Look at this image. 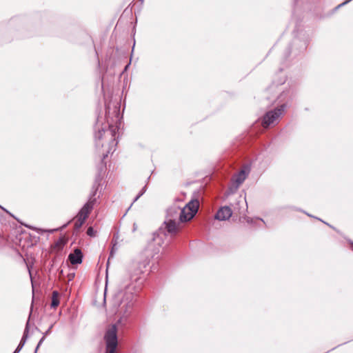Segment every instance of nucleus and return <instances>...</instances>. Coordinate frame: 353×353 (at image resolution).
Returning a JSON list of instances; mask_svg holds the SVG:
<instances>
[{
	"label": "nucleus",
	"mask_w": 353,
	"mask_h": 353,
	"mask_svg": "<svg viewBox=\"0 0 353 353\" xmlns=\"http://www.w3.org/2000/svg\"><path fill=\"white\" fill-rule=\"evenodd\" d=\"M106 121L107 125L99 128L98 131L94 134L95 147L99 154L102 157V164L103 160L110 153L115 150L117 145L116 141V131L119 128L120 123V110L119 106L115 105L112 110L108 105L106 107Z\"/></svg>",
	"instance_id": "f03ea898"
},
{
	"label": "nucleus",
	"mask_w": 353,
	"mask_h": 353,
	"mask_svg": "<svg viewBox=\"0 0 353 353\" xmlns=\"http://www.w3.org/2000/svg\"><path fill=\"white\" fill-rule=\"evenodd\" d=\"M199 206L198 199L190 200L183 208L173 205L167 210L163 224V231L171 236H174L179 230L180 223L191 220L196 214Z\"/></svg>",
	"instance_id": "7ed1b4c3"
},
{
	"label": "nucleus",
	"mask_w": 353,
	"mask_h": 353,
	"mask_svg": "<svg viewBox=\"0 0 353 353\" xmlns=\"http://www.w3.org/2000/svg\"><path fill=\"white\" fill-rule=\"evenodd\" d=\"M59 304V293L57 291H54L52 292V302H51V307H56Z\"/></svg>",
	"instance_id": "f8f14e48"
},
{
	"label": "nucleus",
	"mask_w": 353,
	"mask_h": 353,
	"mask_svg": "<svg viewBox=\"0 0 353 353\" xmlns=\"http://www.w3.org/2000/svg\"><path fill=\"white\" fill-rule=\"evenodd\" d=\"M232 214V210L228 206L221 207L216 214H215V219L220 221H225L229 219Z\"/></svg>",
	"instance_id": "6e6552de"
},
{
	"label": "nucleus",
	"mask_w": 353,
	"mask_h": 353,
	"mask_svg": "<svg viewBox=\"0 0 353 353\" xmlns=\"http://www.w3.org/2000/svg\"><path fill=\"white\" fill-rule=\"evenodd\" d=\"M83 254L80 249L76 248L74 252L68 256V260L72 265H77L82 263Z\"/></svg>",
	"instance_id": "1a4fd4ad"
},
{
	"label": "nucleus",
	"mask_w": 353,
	"mask_h": 353,
	"mask_svg": "<svg viewBox=\"0 0 353 353\" xmlns=\"http://www.w3.org/2000/svg\"><path fill=\"white\" fill-rule=\"evenodd\" d=\"M19 352L15 350L13 353H19Z\"/></svg>",
	"instance_id": "5701e85b"
},
{
	"label": "nucleus",
	"mask_w": 353,
	"mask_h": 353,
	"mask_svg": "<svg viewBox=\"0 0 353 353\" xmlns=\"http://www.w3.org/2000/svg\"><path fill=\"white\" fill-rule=\"evenodd\" d=\"M167 232L163 231V227H160L158 230L152 234V239L148 241L144 254L146 259L143 263L133 262L128 268V277L125 285V290L120 291L114 298V303L118 306V314L121 316V320L126 319L132 313L134 303L136 301L137 294L141 290L142 281L140 275L143 273V269L145 268L150 262V258H154L161 250L162 245L164 243Z\"/></svg>",
	"instance_id": "f257e3e1"
},
{
	"label": "nucleus",
	"mask_w": 353,
	"mask_h": 353,
	"mask_svg": "<svg viewBox=\"0 0 353 353\" xmlns=\"http://www.w3.org/2000/svg\"><path fill=\"white\" fill-rule=\"evenodd\" d=\"M288 94V92H283L280 96L278 97V99H285Z\"/></svg>",
	"instance_id": "6ab92c4d"
},
{
	"label": "nucleus",
	"mask_w": 353,
	"mask_h": 353,
	"mask_svg": "<svg viewBox=\"0 0 353 353\" xmlns=\"http://www.w3.org/2000/svg\"><path fill=\"white\" fill-rule=\"evenodd\" d=\"M99 120H98V121H97V126H99Z\"/></svg>",
	"instance_id": "b1692460"
},
{
	"label": "nucleus",
	"mask_w": 353,
	"mask_h": 353,
	"mask_svg": "<svg viewBox=\"0 0 353 353\" xmlns=\"http://www.w3.org/2000/svg\"><path fill=\"white\" fill-rule=\"evenodd\" d=\"M85 220L86 219L85 217H83L81 215L77 214L75 217L74 230H79L83 225Z\"/></svg>",
	"instance_id": "9b49d317"
},
{
	"label": "nucleus",
	"mask_w": 353,
	"mask_h": 353,
	"mask_svg": "<svg viewBox=\"0 0 353 353\" xmlns=\"http://www.w3.org/2000/svg\"><path fill=\"white\" fill-rule=\"evenodd\" d=\"M137 228H138L137 224L136 223H134L133 228H132V232H134L135 231H137Z\"/></svg>",
	"instance_id": "412c9836"
},
{
	"label": "nucleus",
	"mask_w": 353,
	"mask_h": 353,
	"mask_svg": "<svg viewBox=\"0 0 353 353\" xmlns=\"http://www.w3.org/2000/svg\"><path fill=\"white\" fill-rule=\"evenodd\" d=\"M99 184L95 183L92 190V192L90 195L89 199L86 203L81 208V209L78 212V215H81L83 217L87 219L91 212L93 207L97 201V198L95 197L97 192L99 189Z\"/></svg>",
	"instance_id": "423d86ee"
},
{
	"label": "nucleus",
	"mask_w": 353,
	"mask_h": 353,
	"mask_svg": "<svg viewBox=\"0 0 353 353\" xmlns=\"http://www.w3.org/2000/svg\"><path fill=\"white\" fill-rule=\"evenodd\" d=\"M105 342V353H117L118 345L117 329L115 325L109 327L104 335Z\"/></svg>",
	"instance_id": "39448f33"
},
{
	"label": "nucleus",
	"mask_w": 353,
	"mask_h": 353,
	"mask_svg": "<svg viewBox=\"0 0 353 353\" xmlns=\"http://www.w3.org/2000/svg\"><path fill=\"white\" fill-rule=\"evenodd\" d=\"M117 250V247H116V244H114L113 246H112V250L110 252V256H114V252H116V250Z\"/></svg>",
	"instance_id": "aec40b11"
},
{
	"label": "nucleus",
	"mask_w": 353,
	"mask_h": 353,
	"mask_svg": "<svg viewBox=\"0 0 353 353\" xmlns=\"http://www.w3.org/2000/svg\"><path fill=\"white\" fill-rule=\"evenodd\" d=\"M286 107L287 105L283 103L274 110L267 112L262 119L263 127L267 128L271 125L278 123L279 117L284 113Z\"/></svg>",
	"instance_id": "20e7f679"
},
{
	"label": "nucleus",
	"mask_w": 353,
	"mask_h": 353,
	"mask_svg": "<svg viewBox=\"0 0 353 353\" xmlns=\"http://www.w3.org/2000/svg\"><path fill=\"white\" fill-rule=\"evenodd\" d=\"M19 352L15 350L13 353H19Z\"/></svg>",
	"instance_id": "4be33fe9"
},
{
	"label": "nucleus",
	"mask_w": 353,
	"mask_h": 353,
	"mask_svg": "<svg viewBox=\"0 0 353 353\" xmlns=\"http://www.w3.org/2000/svg\"><path fill=\"white\" fill-rule=\"evenodd\" d=\"M87 234L90 236H95V231L92 227L88 228L87 230Z\"/></svg>",
	"instance_id": "2eb2a0df"
},
{
	"label": "nucleus",
	"mask_w": 353,
	"mask_h": 353,
	"mask_svg": "<svg viewBox=\"0 0 353 353\" xmlns=\"http://www.w3.org/2000/svg\"><path fill=\"white\" fill-rule=\"evenodd\" d=\"M53 326H54V324H51L50 325V327H48V329H47V330L43 333V334L46 335V336L50 334V332H51V330L53 327Z\"/></svg>",
	"instance_id": "f3484780"
},
{
	"label": "nucleus",
	"mask_w": 353,
	"mask_h": 353,
	"mask_svg": "<svg viewBox=\"0 0 353 353\" xmlns=\"http://www.w3.org/2000/svg\"><path fill=\"white\" fill-rule=\"evenodd\" d=\"M34 230H35L38 232H41V233H42L43 232H53L54 231L58 230V229H53V230H42V229H37V228H34Z\"/></svg>",
	"instance_id": "dca6fc26"
},
{
	"label": "nucleus",
	"mask_w": 353,
	"mask_h": 353,
	"mask_svg": "<svg viewBox=\"0 0 353 353\" xmlns=\"http://www.w3.org/2000/svg\"><path fill=\"white\" fill-rule=\"evenodd\" d=\"M249 166H245L239 172L234 176L233 181L236 188H239L245 180L250 172Z\"/></svg>",
	"instance_id": "0eeeda50"
},
{
	"label": "nucleus",
	"mask_w": 353,
	"mask_h": 353,
	"mask_svg": "<svg viewBox=\"0 0 353 353\" xmlns=\"http://www.w3.org/2000/svg\"><path fill=\"white\" fill-rule=\"evenodd\" d=\"M286 80V77L285 76H283L281 79L279 80V81L276 83L277 85H282L285 83Z\"/></svg>",
	"instance_id": "a211bd4d"
},
{
	"label": "nucleus",
	"mask_w": 353,
	"mask_h": 353,
	"mask_svg": "<svg viewBox=\"0 0 353 353\" xmlns=\"http://www.w3.org/2000/svg\"><path fill=\"white\" fill-rule=\"evenodd\" d=\"M28 325H29V323L28 322L27 324H26V328H25V330H24L22 339H21L19 345L16 348V350L17 351H19V352H20L21 350L23 348V347L24 346V345H25V343L26 342V340L28 339Z\"/></svg>",
	"instance_id": "9d476101"
},
{
	"label": "nucleus",
	"mask_w": 353,
	"mask_h": 353,
	"mask_svg": "<svg viewBox=\"0 0 353 353\" xmlns=\"http://www.w3.org/2000/svg\"><path fill=\"white\" fill-rule=\"evenodd\" d=\"M146 191V186H144L139 194L134 198V202L137 201Z\"/></svg>",
	"instance_id": "ddd939ff"
},
{
	"label": "nucleus",
	"mask_w": 353,
	"mask_h": 353,
	"mask_svg": "<svg viewBox=\"0 0 353 353\" xmlns=\"http://www.w3.org/2000/svg\"><path fill=\"white\" fill-rule=\"evenodd\" d=\"M46 335H43L42 338L39 340L36 348H35V350H34V353H37V350L39 348V347L41 346V345L43 343V342L44 341L45 339H46Z\"/></svg>",
	"instance_id": "4468645a"
}]
</instances>
